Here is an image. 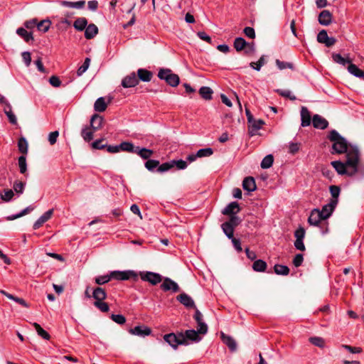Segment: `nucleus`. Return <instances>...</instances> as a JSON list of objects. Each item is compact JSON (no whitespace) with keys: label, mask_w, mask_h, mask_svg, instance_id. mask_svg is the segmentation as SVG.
<instances>
[{"label":"nucleus","mask_w":364,"mask_h":364,"mask_svg":"<svg viewBox=\"0 0 364 364\" xmlns=\"http://www.w3.org/2000/svg\"><path fill=\"white\" fill-rule=\"evenodd\" d=\"M199 94L203 99L210 100L212 99L213 90L209 87L203 86L200 88Z\"/></svg>","instance_id":"nucleus-38"},{"label":"nucleus","mask_w":364,"mask_h":364,"mask_svg":"<svg viewBox=\"0 0 364 364\" xmlns=\"http://www.w3.org/2000/svg\"><path fill=\"white\" fill-rule=\"evenodd\" d=\"M104 141H105L104 139H97V140L95 141L92 144V148L95 149H105L107 146V144H103Z\"/></svg>","instance_id":"nucleus-62"},{"label":"nucleus","mask_w":364,"mask_h":364,"mask_svg":"<svg viewBox=\"0 0 364 364\" xmlns=\"http://www.w3.org/2000/svg\"><path fill=\"white\" fill-rule=\"evenodd\" d=\"M58 2L60 6H63L65 7H69V8H74V9H83L85 6V0H80L78 1H75V2L60 0Z\"/></svg>","instance_id":"nucleus-20"},{"label":"nucleus","mask_w":364,"mask_h":364,"mask_svg":"<svg viewBox=\"0 0 364 364\" xmlns=\"http://www.w3.org/2000/svg\"><path fill=\"white\" fill-rule=\"evenodd\" d=\"M311 114L306 107H302L301 109V125L303 127H308L311 124Z\"/></svg>","instance_id":"nucleus-21"},{"label":"nucleus","mask_w":364,"mask_h":364,"mask_svg":"<svg viewBox=\"0 0 364 364\" xmlns=\"http://www.w3.org/2000/svg\"><path fill=\"white\" fill-rule=\"evenodd\" d=\"M336 205H335V202H330L326 205H324L322 207V209L320 210L319 213L322 215L323 219L326 220L328 218L333 212L334 211Z\"/></svg>","instance_id":"nucleus-13"},{"label":"nucleus","mask_w":364,"mask_h":364,"mask_svg":"<svg viewBox=\"0 0 364 364\" xmlns=\"http://www.w3.org/2000/svg\"><path fill=\"white\" fill-rule=\"evenodd\" d=\"M221 228L225 233V235L229 238H232L234 237V228L229 223H226L225 222L221 225Z\"/></svg>","instance_id":"nucleus-41"},{"label":"nucleus","mask_w":364,"mask_h":364,"mask_svg":"<svg viewBox=\"0 0 364 364\" xmlns=\"http://www.w3.org/2000/svg\"><path fill=\"white\" fill-rule=\"evenodd\" d=\"M246 46H249L250 50H254L253 45L249 44L243 38L237 37L234 41V48L237 51H241L245 49Z\"/></svg>","instance_id":"nucleus-18"},{"label":"nucleus","mask_w":364,"mask_h":364,"mask_svg":"<svg viewBox=\"0 0 364 364\" xmlns=\"http://www.w3.org/2000/svg\"><path fill=\"white\" fill-rule=\"evenodd\" d=\"M348 71L353 76L364 80V70H360L356 65L353 63L348 65Z\"/></svg>","instance_id":"nucleus-27"},{"label":"nucleus","mask_w":364,"mask_h":364,"mask_svg":"<svg viewBox=\"0 0 364 364\" xmlns=\"http://www.w3.org/2000/svg\"><path fill=\"white\" fill-rule=\"evenodd\" d=\"M273 162V156L272 154H268L262 159L260 166L262 168H269L272 166Z\"/></svg>","instance_id":"nucleus-42"},{"label":"nucleus","mask_w":364,"mask_h":364,"mask_svg":"<svg viewBox=\"0 0 364 364\" xmlns=\"http://www.w3.org/2000/svg\"><path fill=\"white\" fill-rule=\"evenodd\" d=\"M159 161L155 159H149L145 162V167L149 171H154L155 168H158Z\"/></svg>","instance_id":"nucleus-46"},{"label":"nucleus","mask_w":364,"mask_h":364,"mask_svg":"<svg viewBox=\"0 0 364 364\" xmlns=\"http://www.w3.org/2000/svg\"><path fill=\"white\" fill-rule=\"evenodd\" d=\"M304 261V257L302 254H297L295 255V257L293 259V264L296 267H299L302 264V262Z\"/></svg>","instance_id":"nucleus-64"},{"label":"nucleus","mask_w":364,"mask_h":364,"mask_svg":"<svg viewBox=\"0 0 364 364\" xmlns=\"http://www.w3.org/2000/svg\"><path fill=\"white\" fill-rule=\"evenodd\" d=\"M14 196V191L11 189L4 191V193L1 194V198L4 201H9Z\"/></svg>","instance_id":"nucleus-60"},{"label":"nucleus","mask_w":364,"mask_h":364,"mask_svg":"<svg viewBox=\"0 0 364 364\" xmlns=\"http://www.w3.org/2000/svg\"><path fill=\"white\" fill-rule=\"evenodd\" d=\"M240 210L237 202H231L229 203L222 211L223 215H235Z\"/></svg>","instance_id":"nucleus-16"},{"label":"nucleus","mask_w":364,"mask_h":364,"mask_svg":"<svg viewBox=\"0 0 364 364\" xmlns=\"http://www.w3.org/2000/svg\"><path fill=\"white\" fill-rule=\"evenodd\" d=\"M276 64L279 70H284L286 68L294 69V65L291 63L281 61L279 60H276Z\"/></svg>","instance_id":"nucleus-57"},{"label":"nucleus","mask_w":364,"mask_h":364,"mask_svg":"<svg viewBox=\"0 0 364 364\" xmlns=\"http://www.w3.org/2000/svg\"><path fill=\"white\" fill-rule=\"evenodd\" d=\"M267 263L262 259H257L252 264V269L255 272H263L267 269Z\"/></svg>","instance_id":"nucleus-36"},{"label":"nucleus","mask_w":364,"mask_h":364,"mask_svg":"<svg viewBox=\"0 0 364 364\" xmlns=\"http://www.w3.org/2000/svg\"><path fill=\"white\" fill-rule=\"evenodd\" d=\"M305 230L302 227H299L298 229H296L294 232V237H296V240H304L305 237Z\"/></svg>","instance_id":"nucleus-63"},{"label":"nucleus","mask_w":364,"mask_h":364,"mask_svg":"<svg viewBox=\"0 0 364 364\" xmlns=\"http://www.w3.org/2000/svg\"><path fill=\"white\" fill-rule=\"evenodd\" d=\"M140 276L143 281L148 282L152 285H156L163 280L161 274L152 272H141Z\"/></svg>","instance_id":"nucleus-6"},{"label":"nucleus","mask_w":364,"mask_h":364,"mask_svg":"<svg viewBox=\"0 0 364 364\" xmlns=\"http://www.w3.org/2000/svg\"><path fill=\"white\" fill-rule=\"evenodd\" d=\"M111 319L118 324H124L126 322L125 317L122 314H114L111 315Z\"/></svg>","instance_id":"nucleus-58"},{"label":"nucleus","mask_w":364,"mask_h":364,"mask_svg":"<svg viewBox=\"0 0 364 364\" xmlns=\"http://www.w3.org/2000/svg\"><path fill=\"white\" fill-rule=\"evenodd\" d=\"M51 22L49 20H43L37 23V28L44 33L47 32L50 26Z\"/></svg>","instance_id":"nucleus-48"},{"label":"nucleus","mask_w":364,"mask_h":364,"mask_svg":"<svg viewBox=\"0 0 364 364\" xmlns=\"http://www.w3.org/2000/svg\"><path fill=\"white\" fill-rule=\"evenodd\" d=\"M183 336L186 341V344H183V346L189 345L190 341L197 343L201 340L198 332L193 329L186 330L184 333L183 332Z\"/></svg>","instance_id":"nucleus-9"},{"label":"nucleus","mask_w":364,"mask_h":364,"mask_svg":"<svg viewBox=\"0 0 364 364\" xmlns=\"http://www.w3.org/2000/svg\"><path fill=\"white\" fill-rule=\"evenodd\" d=\"M173 168L172 161L159 164L157 168V171L159 173H164L169 171Z\"/></svg>","instance_id":"nucleus-54"},{"label":"nucleus","mask_w":364,"mask_h":364,"mask_svg":"<svg viewBox=\"0 0 364 364\" xmlns=\"http://www.w3.org/2000/svg\"><path fill=\"white\" fill-rule=\"evenodd\" d=\"M18 148L21 153L26 154L28 153V142L24 137H21L18 141Z\"/></svg>","instance_id":"nucleus-43"},{"label":"nucleus","mask_w":364,"mask_h":364,"mask_svg":"<svg viewBox=\"0 0 364 364\" xmlns=\"http://www.w3.org/2000/svg\"><path fill=\"white\" fill-rule=\"evenodd\" d=\"M318 43H324L326 46L331 47L335 44L336 40L333 37H328L326 30H321L317 35Z\"/></svg>","instance_id":"nucleus-12"},{"label":"nucleus","mask_w":364,"mask_h":364,"mask_svg":"<svg viewBox=\"0 0 364 364\" xmlns=\"http://www.w3.org/2000/svg\"><path fill=\"white\" fill-rule=\"evenodd\" d=\"M112 279V272H111L109 274L97 277L95 278V283L97 284L98 285H102L106 283H108Z\"/></svg>","instance_id":"nucleus-45"},{"label":"nucleus","mask_w":364,"mask_h":364,"mask_svg":"<svg viewBox=\"0 0 364 364\" xmlns=\"http://www.w3.org/2000/svg\"><path fill=\"white\" fill-rule=\"evenodd\" d=\"M220 336L223 342L230 348L231 351H235L236 350V342L231 336L225 335L223 332L221 333Z\"/></svg>","instance_id":"nucleus-25"},{"label":"nucleus","mask_w":364,"mask_h":364,"mask_svg":"<svg viewBox=\"0 0 364 364\" xmlns=\"http://www.w3.org/2000/svg\"><path fill=\"white\" fill-rule=\"evenodd\" d=\"M18 164L19 166V171L22 174H25L26 176L28 175L27 171V163L26 158L25 156H21L18 159Z\"/></svg>","instance_id":"nucleus-40"},{"label":"nucleus","mask_w":364,"mask_h":364,"mask_svg":"<svg viewBox=\"0 0 364 364\" xmlns=\"http://www.w3.org/2000/svg\"><path fill=\"white\" fill-rule=\"evenodd\" d=\"M128 331L130 334L139 337H145L151 333V328L146 326H136L133 328L129 329Z\"/></svg>","instance_id":"nucleus-11"},{"label":"nucleus","mask_w":364,"mask_h":364,"mask_svg":"<svg viewBox=\"0 0 364 364\" xmlns=\"http://www.w3.org/2000/svg\"><path fill=\"white\" fill-rule=\"evenodd\" d=\"M164 340L168 343L174 350L178 348L180 345L186 344L183 336V332H178L177 333H170L164 336Z\"/></svg>","instance_id":"nucleus-4"},{"label":"nucleus","mask_w":364,"mask_h":364,"mask_svg":"<svg viewBox=\"0 0 364 364\" xmlns=\"http://www.w3.org/2000/svg\"><path fill=\"white\" fill-rule=\"evenodd\" d=\"M119 151H124L132 154H135L136 151V146H135L132 142L123 141L119 144Z\"/></svg>","instance_id":"nucleus-33"},{"label":"nucleus","mask_w":364,"mask_h":364,"mask_svg":"<svg viewBox=\"0 0 364 364\" xmlns=\"http://www.w3.org/2000/svg\"><path fill=\"white\" fill-rule=\"evenodd\" d=\"M103 120V117L97 114H95L92 116L90 119V127L93 131H97L102 127Z\"/></svg>","instance_id":"nucleus-23"},{"label":"nucleus","mask_w":364,"mask_h":364,"mask_svg":"<svg viewBox=\"0 0 364 364\" xmlns=\"http://www.w3.org/2000/svg\"><path fill=\"white\" fill-rule=\"evenodd\" d=\"M198 158H203L210 156L213 154V150L211 148L200 149L197 151Z\"/></svg>","instance_id":"nucleus-51"},{"label":"nucleus","mask_w":364,"mask_h":364,"mask_svg":"<svg viewBox=\"0 0 364 364\" xmlns=\"http://www.w3.org/2000/svg\"><path fill=\"white\" fill-rule=\"evenodd\" d=\"M313 126L316 129H325L328 126V121L318 114H314L312 118Z\"/></svg>","instance_id":"nucleus-15"},{"label":"nucleus","mask_w":364,"mask_h":364,"mask_svg":"<svg viewBox=\"0 0 364 364\" xmlns=\"http://www.w3.org/2000/svg\"><path fill=\"white\" fill-rule=\"evenodd\" d=\"M33 326L35 328L39 336H41L45 340L50 339V336L49 333L47 331H46L38 323H33Z\"/></svg>","instance_id":"nucleus-39"},{"label":"nucleus","mask_w":364,"mask_h":364,"mask_svg":"<svg viewBox=\"0 0 364 364\" xmlns=\"http://www.w3.org/2000/svg\"><path fill=\"white\" fill-rule=\"evenodd\" d=\"M94 306L98 309L100 311L103 313L108 312L109 311V306L107 303L104 301H95Z\"/></svg>","instance_id":"nucleus-49"},{"label":"nucleus","mask_w":364,"mask_h":364,"mask_svg":"<svg viewBox=\"0 0 364 364\" xmlns=\"http://www.w3.org/2000/svg\"><path fill=\"white\" fill-rule=\"evenodd\" d=\"M137 78L139 80H141L143 82H150L153 77V73L144 68H139L137 70Z\"/></svg>","instance_id":"nucleus-22"},{"label":"nucleus","mask_w":364,"mask_h":364,"mask_svg":"<svg viewBox=\"0 0 364 364\" xmlns=\"http://www.w3.org/2000/svg\"><path fill=\"white\" fill-rule=\"evenodd\" d=\"M242 187L245 190L252 192L256 190L257 186L255 178L252 176L245 178L242 182Z\"/></svg>","instance_id":"nucleus-24"},{"label":"nucleus","mask_w":364,"mask_h":364,"mask_svg":"<svg viewBox=\"0 0 364 364\" xmlns=\"http://www.w3.org/2000/svg\"><path fill=\"white\" fill-rule=\"evenodd\" d=\"M277 93L284 97L289 98L291 100L294 101L296 99L295 95H294L290 90H277Z\"/></svg>","instance_id":"nucleus-55"},{"label":"nucleus","mask_w":364,"mask_h":364,"mask_svg":"<svg viewBox=\"0 0 364 364\" xmlns=\"http://www.w3.org/2000/svg\"><path fill=\"white\" fill-rule=\"evenodd\" d=\"M318 20L321 25L328 26L332 21V14L329 11L323 10L319 14Z\"/></svg>","instance_id":"nucleus-19"},{"label":"nucleus","mask_w":364,"mask_h":364,"mask_svg":"<svg viewBox=\"0 0 364 364\" xmlns=\"http://www.w3.org/2000/svg\"><path fill=\"white\" fill-rule=\"evenodd\" d=\"M324 220L323 219L322 215L319 213V209L315 208L313 210H311V214L308 218V223L311 225L318 226V225H326L325 230H322V233L325 234L328 232V228H327V223H322L321 221Z\"/></svg>","instance_id":"nucleus-5"},{"label":"nucleus","mask_w":364,"mask_h":364,"mask_svg":"<svg viewBox=\"0 0 364 364\" xmlns=\"http://www.w3.org/2000/svg\"><path fill=\"white\" fill-rule=\"evenodd\" d=\"M161 289L164 291H171L173 293L178 292L180 291V288H179V286L178 285V284L168 277H165L163 279V282L161 284Z\"/></svg>","instance_id":"nucleus-8"},{"label":"nucleus","mask_w":364,"mask_h":364,"mask_svg":"<svg viewBox=\"0 0 364 364\" xmlns=\"http://www.w3.org/2000/svg\"><path fill=\"white\" fill-rule=\"evenodd\" d=\"M98 33V28L94 23L89 24L85 29V37L86 39L93 38Z\"/></svg>","instance_id":"nucleus-28"},{"label":"nucleus","mask_w":364,"mask_h":364,"mask_svg":"<svg viewBox=\"0 0 364 364\" xmlns=\"http://www.w3.org/2000/svg\"><path fill=\"white\" fill-rule=\"evenodd\" d=\"M135 154L144 160H149L153 155L154 151L149 149L136 146V151Z\"/></svg>","instance_id":"nucleus-29"},{"label":"nucleus","mask_w":364,"mask_h":364,"mask_svg":"<svg viewBox=\"0 0 364 364\" xmlns=\"http://www.w3.org/2000/svg\"><path fill=\"white\" fill-rule=\"evenodd\" d=\"M172 164H173V167H174L176 166L177 167V168L179 170L185 169L188 166L187 162L182 159L172 160Z\"/></svg>","instance_id":"nucleus-59"},{"label":"nucleus","mask_w":364,"mask_h":364,"mask_svg":"<svg viewBox=\"0 0 364 364\" xmlns=\"http://www.w3.org/2000/svg\"><path fill=\"white\" fill-rule=\"evenodd\" d=\"M95 131H91L88 127H85L81 132V136L86 141H90L93 139V133Z\"/></svg>","instance_id":"nucleus-44"},{"label":"nucleus","mask_w":364,"mask_h":364,"mask_svg":"<svg viewBox=\"0 0 364 364\" xmlns=\"http://www.w3.org/2000/svg\"><path fill=\"white\" fill-rule=\"evenodd\" d=\"M329 191L332 198L330 200V202H335V205H337L338 203V197L341 193V188L338 186H331L329 187Z\"/></svg>","instance_id":"nucleus-32"},{"label":"nucleus","mask_w":364,"mask_h":364,"mask_svg":"<svg viewBox=\"0 0 364 364\" xmlns=\"http://www.w3.org/2000/svg\"><path fill=\"white\" fill-rule=\"evenodd\" d=\"M90 63V58H86L83 64L78 68L77 71V76H81L88 69Z\"/></svg>","instance_id":"nucleus-50"},{"label":"nucleus","mask_w":364,"mask_h":364,"mask_svg":"<svg viewBox=\"0 0 364 364\" xmlns=\"http://www.w3.org/2000/svg\"><path fill=\"white\" fill-rule=\"evenodd\" d=\"M309 341L313 345L322 348L324 346V340L321 337H311Z\"/></svg>","instance_id":"nucleus-56"},{"label":"nucleus","mask_w":364,"mask_h":364,"mask_svg":"<svg viewBox=\"0 0 364 364\" xmlns=\"http://www.w3.org/2000/svg\"><path fill=\"white\" fill-rule=\"evenodd\" d=\"M274 271L278 275L287 276L289 274V268L287 266L279 264L274 266Z\"/></svg>","instance_id":"nucleus-37"},{"label":"nucleus","mask_w":364,"mask_h":364,"mask_svg":"<svg viewBox=\"0 0 364 364\" xmlns=\"http://www.w3.org/2000/svg\"><path fill=\"white\" fill-rule=\"evenodd\" d=\"M26 183L21 181H16L14 183L13 188L16 193L21 194L23 193Z\"/></svg>","instance_id":"nucleus-52"},{"label":"nucleus","mask_w":364,"mask_h":364,"mask_svg":"<svg viewBox=\"0 0 364 364\" xmlns=\"http://www.w3.org/2000/svg\"><path fill=\"white\" fill-rule=\"evenodd\" d=\"M360 153L355 149H351L348 154L346 162L333 161L331 163L339 175L353 176L358 172Z\"/></svg>","instance_id":"nucleus-1"},{"label":"nucleus","mask_w":364,"mask_h":364,"mask_svg":"<svg viewBox=\"0 0 364 364\" xmlns=\"http://www.w3.org/2000/svg\"><path fill=\"white\" fill-rule=\"evenodd\" d=\"M249 124V133L251 136H253L255 134L257 131L262 128V125L264 124V122L262 119H254V121L250 122Z\"/></svg>","instance_id":"nucleus-30"},{"label":"nucleus","mask_w":364,"mask_h":364,"mask_svg":"<svg viewBox=\"0 0 364 364\" xmlns=\"http://www.w3.org/2000/svg\"><path fill=\"white\" fill-rule=\"evenodd\" d=\"M176 299L187 308H196L194 301L186 293L177 296Z\"/></svg>","instance_id":"nucleus-14"},{"label":"nucleus","mask_w":364,"mask_h":364,"mask_svg":"<svg viewBox=\"0 0 364 364\" xmlns=\"http://www.w3.org/2000/svg\"><path fill=\"white\" fill-rule=\"evenodd\" d=\"M122 86L124 88L134 87L139 84V79L135 73H132L125 76L122 80Z\"/></svg>","instance_id":"nucleus-10"},{"label":"nucleus","mask_w":364,"mask_h":364,"mask_svg":"<svg viewBox=\"0 0 364 364\" xmlns=\"http://www.w3.org/2000/svg\"><path fill=\"white\" fill-rule=\"evenodd\" d=\"M107 103L105 102V98L101 97L97 99L94 104V109L96 112H104L107 109Z\"/></svg>","instance_id":"nucleus-35"},{"label":"nucleus","mask_w":364,"mask_h":364,"mask_svg":"<svg viewBox=\"0 0 364 364\" xmlns=\"http://www.w3.org/2000/svg\"><path fill=\"white\" fill-rule=\"evenodd\" d=\"M332 58L336 63L342 65H346L347 63L350 65L351 63V60L350 59H346L338 53L333 54Z\"/></svg>","instance_id":"nucleus-47"},{"label":"nucleus","mask_w":364,"mask_h":364,"mask_svg":"<svg viewBox=\"0 0 364 364\" xmlns=\"http://www.w3.org/2000/svg\"><path fill=\"white\" fill-rule=\"evenodd\" d=\"M112 279L121 281L128 280L130 278H137V274L132 270L113 271L112 272Z\"/></svg>","instance_id":"nucleus-7"},{"label":"nucleus","mask_w":364,"mask_h":364,"mask_svg":"<svg viewBox=\"0 0 364 364\" xmlns=\"http://www.w3.org/2000/svg\"><path fill=\"white\" fill-rule=\"evenodd\" d=\"M87 26V20L85 17L77 18L73 23V27L78 31H82Z\"/></svg>","instance_id":"nucleus-31"},{"label":"nucleus","mask_w":364,"mask_h":364,"mask_svg":"<svg viewBox=\"0 0 364 364\" xmlns=\"http://www.w3.org/2000/svg\"><path fill=\"white\" fill-rule=\"evenodd\" d=\"M53 210L50 209L44 213L33 224V228L34 230L38 229L46 221H48L52 216Z\"/></svg>","instance_id":"nucleus-17"},{"label":"nucleus","mask_w":364,"mask_h":364,"mask_svg":"<svg viewBox=\"0 0 364 364\" xmlns=\"http://www.w3.org/2000/svg\"><path fill=\"white\" fill-rule=\"evenodd\" d=\"M16 33L27 43L33 40L32 33L28 32L24 28L21 27L17 28Z\"/></svg>","instance_id":"nucleus-34"},{"label":"nucleus","mask_w":364,"mask_h":364,"mask_svg":"<svg viewBox=\"0 0 364 364\" xmlns=\"http://www.w3.org/2000/svg\"><path fill=\"white\" fill-rule=\"evenodd\" d=\"M230 217L229 220L226 221L225 223L231 225L232 227L235 229V228L237 227L240 223L241 220L239 218V217H237L236 215H230Z\"/></svg>","instance_id":"nucleus-61"},{"label":"nucleus","mask_w":364,"mask_h":364,"mask_svg":"<svg viewBox=\"0 0 364 364\" xmlns=\"http://www.w3.org/2000/svg\"><path fill=\"white\" fill-rule=\"evenodd\" d=\"M92 297L95 299V301H105L107 298V293L104 289L97 287L93 289Z\"/></svg>","instance_id":"nucleus-26"},{"label":"nucleus","mask_w":364,"mask_h":364,"mask_svg":"<svg viewBox=\"0 0 364 364\" xmlns=\"http://www.w3.org/2000/svg\"><path fill=\"white\" fill-rule=\"evenodd\" d=\"M160 80H164L168 85L175 87L179 85L180 78L169 68H160L157 75Z\"/></svg>","instance_id":"nucleus-3"},{"label":"nucleus","mask_w":364,"mask_h":364,"mask_svg":"<svg viewBox=\"0 0 364 364\" xmlns=\"http://www.w3.org/2000/svg\"><path fill=\"white\" fill-rule=\"evenodd\" d=\"M328 139L333 142L332 149V154H346V158H348V154L351 149H355L359 151L358 147L348 144L346 139L340 135V134L335 129L331 130L328 135Z\"/></svg>","instance_id":"nucleus-2"},{"label":"nucleus","mask_w":364,"mask_h":364,"mask_svg":"<svg viewBox=\"0 0 364 364\" xmlns=\"http://www.w3.org/2000/svg\"><path fill=\"white\" fill-rule=\"evenodd\" d=\"M34 209L33 207L32 206H28L27 208H26L25 209H23V210H21V213L16 214V215H11L8 218V220H15L16 218H18L21 216H23L25 215L26 214H27L28 213H29L30 211L33 210Z\"/></svg>","instance_id":"nucleus-53"}]
</instances>
